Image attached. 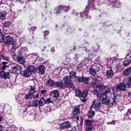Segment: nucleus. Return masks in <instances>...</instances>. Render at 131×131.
<instances>
[{
    "label": "nucleus",
    "instance_id": "69168bd1",
    "mask_svg": "<svg viewBox=\"0 0 131 131\" xmlns=\"http://www.w3.org/2000/svg\"><path fill=\"white\" fill-rule=\"evenodd\" d=\"M59 10H58L56 12V14H59L60 13V12L59 11Z\"/></svg>",
    "mask_w": 131,
    "mask_h": 131
},
{
    "label": "nucleus",
    "instance_id": "1a4fd4ad",
    "mask_svg": "<svg viewBox=\"0 0 131 131\" xmlns=\"http://www.w3.org/2000/svg\"><path fill=\"white\" fill-rule=\"evenodd\" d=\"M53 101H52V100H51V99L50 98H48L46 100H45L44 98H41L40 99L39 101L40 105L41 106L43 105L45 103H53Z\"/></svg>",
    "mask_w": 131,
    "mask_h": 131
},
{
    "label": "nucleus",
    "instance_id": "7c9ffc66",
    "mask_svg": "<svg viewBox=\"0 0 131 131\" xmlns=\"http://www.w3.org/2000/svg\"><path fill=\"white\" fill-rule=\"evenodd\" d=\"M75 80L78 82H82L83 81V77H81L80 76H78L75 77Z\"/></svg>",
    "mask_w": 131,
    "mask_h": 131
},
{
    "label": "nucleus",
    "instance_id": "8fccbe9b",
    "mask_svg": "<svg viewBox=\"0 0 131 131\" xmlns=\"http://www.w3.org/2000/svg\"><path fill=\"white\" fill-rule=\"evenodd\" d=\"M64 7V5H59L57 7V9L58 10H63Z\"/></svg>",
    "mask_w": 131,
    "mask_h": 131
},
{
    "label": "nucleus",
    "instance_id": "6e6552de",
    "mask_svg": "<svg viewBox=\"0 0 131 131\" xmlns=\"http://www.w3.org/2000/svg\"><path fill=\"white\" fill-rule=\"evenodd\" d=\"M60 128L61 129H66L71 127V124L69 122H65L59 124Z\"/></svg>",
    "mask_w": 131,
    "mask_h": 131
},
{
    "label": "nucleus",
    "instance_id": "864d4df0",
    "mask_svg": "<svg viewBox=\"0 0 131 131\" xmlns=\"http://www.w3.org/2000/svg\"><path fill=\"white\" fill-rule=\"evenodd\" d=\"M28 106H34V102L31 101L30 102Z\"/></svg>",
    "mask_w": 131,
    "mask_h": 131
},
{
    "label": "nucleus",
    "instance_id": "7ed1b4c3",
    "mask_svg": "<svg viewBox=\"0 0 131 131\" xmlns=\"http://www.w3.org/2000/svg\"><path fill=\"white\" fill-rule=\"evenodd\" d=\"M11 66L12 69L9 70V72L10 73H15L18 71H20L22 69L20 66L16 64H12Z\"/></svg>",
    "mask_w": 131,
    "mask_h": 131
},
{
    "label": "nucleus",
    "instance_id": "5701e85b",
    "mask_svg": "<svg viewBox=\"0 0 131 131\" xmlns=\"http://www.w3.org/2000/svg\"><path fill=\"white\" fill-rule=\"evenodd\" d=\"M131 73V67L125 70L123 72V75H127Z\"/></svg>",
    "mask_w": 131,
    "mask_h": 131
},
{
    "label": "nucleus",
    "instance_id": "338daca9",
    "mask_svg": "<svg viewBox=\"0 0 131 131\" xmlns=\"http://www.w3.org/2000/svg\"><path fill=\"white\" fill-rule=\"evenodd\" d=\"M115 121H112V123H111L110 124H115Z\"/></svg>",
    "mask_w": 131,
    "mask_h": 131
},
{
    "label": "nucleus",
    "instance_id": "13d9d810",
    "mask_svg": "<svg viewBox=\"0 0 131 131\" xmlns=\"http://www.w3.org/2000/svg\"><path fill=\"white\" fill-rule=\"evenodd\" d=\"M31 57L33 59H35L36 58V56L35 54H32Z\"/></svg>",
    "mask_w": 131,
    "mask_h": 131
},
{
    "label": "nucleus",
    "instance_id": "a19ab883",
    "mask_svg": "<svg viewBox=\"0 0 131 131\" xmlns=\"http://www.w3.org/2000/svg\"><path fill=\"white\" fill-rule=\"evenodd\" d=\"M125 83H126L127 85H129V87L130 85H131V78H128L127 79L126 82H125Z\"/></svg>",
    "mask_w": 131,
    "mask_h": 131
},
{
    "label": "nucleus",
    "instance_id": "9d476101",
    "mask_svg": "<svg viewBox=\"0 0 131 131\" xmlns=\"http://www.w3.org/2000/svg\"><path fill=\"white\" fill-rule=\"evenodd\" d=\"M14 41L12 38L10 36H8L6 37L5 41V45H11L13 44Z\"/></svg>",
    "mask_w": 131,
    "mask_h": 131
},
{
    "label": "nucleus",
    "instance_id": "dca6fc26",
    "mask_svg": "<svg viewBox=\"0 0 131 131\" xmlns=\"http://www.w3.org/2000/svg\"><path fill=\"white\" fill-rule=\"evenodd\" d=\"M117 102L116 101L113 99V101L111 102H110L109 101L108 104L106 105H108L110 107L113 108L116 106Z\"/></svg>",
    "mask_w": 131,
    "mask_h": 131
},
{
    "label": "nucleus",
    "instance_id": "393cba45",
    "mask_svg": "<svg viewBox=\"0 0 131 131\" xmlns=\"http://www.w3.org/2000/svg\"><path fill=\"white\" fill-rule=\"evenodd\" d=\"M113 75V74L112 70L110 69V70H108L106 72V75L108 78H111Z\"/></svg>",
    "mask_w": 131,
    "mask_h": 131
},
{
    "label": "nucleus",
    "instance_id": "e433bc0d",
    "mask_svg": "<svg viewBox=\"0 0 131 131\" xmlns=\"http://www.w3.org/2000/svg\"><path fill=\"white\" fill-rule=\"evenodd\" d=\"M92 124V122L91 121L88 120L85 121V125L86 126H91Z\"/></svg>",
    "mask_w": 131,
    "mask_h": 131
},
{
    "label": "nucleus",
    "instance_id": "39448f33",
    "mask_svg": "<svg viewBox=\"0 0 131 131\" xmlns=\"http://www.w3.org/2000/svg\"><path fill=\"white\" fill-rule=\"evenodd\" d=\"M63 80L65 82L64 85L65 86L69 87H73V85L72 83V80H71L70 77L69 76H65L63 78Z\"/></svg>",
    "mask_w": 131,
    "mask_h": 131
},
{
    "label": "nucleus",
    "instance_id": "ea45409f",
    "mask_svg": "<svg viewBox=\"0 0 131 131\" xmlns=\"http://www.w3.org/2000/svg\"><path fill=\"white\" fill-rule=\"evenodd\" d=\"M70 9V7L69 6H67L66 5H64L63 8V11L65 12H67Z\"/></svg>",
    "mask_w": 131,
    "mask_h": 131
},
{
    "label": "nucleus",
    "instance_id": "f704fd0d",
    "mask_svg": "<svg viewBox=\"0 0 131 131\" xmlns=\"http://www.w3.org/2000/svg\"><path fill=\"white\" fill-rule=\"evenodd\" d=\"M75 92L76 96L81 97V91L80 90H76L75 91Z\"/></svg>",
    "mask_w": 131,
    "mask_h": 131
},
{
    "label": "nucleus",
    "instance_id": "c85d7f7f",
    "mask_svg": "<svg viewBox=\"0 0 131 131\" xmlns=\"http://www.w3.org/2000/svg\"><path fill=\"white\" fill-rule=\"evenodd\" d=\"M31 88L30 89L29 93L30 94V95H34V94L35 93V88L34 86L30 87Z\"/></svg>",
    "mask_w": 131,
    "mask_h": 131
},
{
    "label": "nucleus",
    "instance_id": "bb28decb",
    "mask_svg": "<svg viewBox=\"0 0 131 131\" xmlns=\"http://www.w3.org/2000/svg\"><path fill=\"white\" fill-rule=\"evenodd\" d=\"M17 61L19 63L23 64L25 62V58L24 57H20L18 58Z\"/></svg>",
    "mask_w": 131,
    "mask_h": 131
},
{
    "label": "nucleus",
    "instance_id": "a18cd8bd",
    "mask_svg": "<svg viewBox=\"0 0 131 131\" xmlns=\"http://www.w3.org/2000/svg\"><path fill=\"white\" fill-rule=\"evenodd\" d=\"M4 60L6 61H8V58L5 57L3 55L0 56V60Z\"/></svg>",
    "mask_w": 131,
    "mask_h": 131
},
{
    "label": "nucleus",
    "instance_id": "a211bd4d",
    "mask_svg": "<svg viewBox=\"0 0 131 131\" xmlns=\"http://www.w3.org/2000/svg\"><path fill=\"white\" fill-rule=\"evenodd\" d=\"M112 4H114L113 5V6L118 8L121 6V3L120 2H118L117 0H113L112 2Z\"/></svg>",
    "mask_w": 131,
    "mask_h": 131
},
{
    "label": "nucleus",
    "instance_id": "f8f14e48",
    "mask_svg": "<svg viewBox=\"0 0 131 131\" xmlns=\"http://www.w3.org/2000/svg\"><path fill=\"white\" fill-rule=\"evenodd\" d=\"M38 73L41 74H43L45 73V66L43 65H41L38 66Z\"/></svg>",
    "mask_w": 131,
    "mask_h": 131
},
{
    "label": "nucleus",
    "instance_id": "de8ad7c7",
    "mask_svg": "<svg viewBox=\"0 0 131 131\" xmlns=\"http://www.w3.org/2000/svg\"><path fill=\"white\" fill-rule=\"evenodd\" d=\"M36 27L35 26H34L33 27H31L29 29V28H28V29L29 30H30L29 31L30 32H31V30H32V32L34 31L35 29H36Z\"/></svg>",
    "mask_w": 131,
    "mask_h": 131
},
{
    "label": "nucleus",
    "instance_id": "ddd939ff",
    "mask_svg": "<svg viewBox=\"0 0 131 131\" xmlns=\"http://www.w3.org/2000/svg\"><path fill=\"white\" fill-rule=\"evenodd\" d=\"M9 73H10L9 72H5L4 71H3L0 72V76L2 78L4 79H7L9 78Z\"/></svg>",
    "mask_w": 131,
    "mask_h": 131
},
{
    "label": "nucleus",
    "instance_id": "9b49d317",
    "mask_svg": "<svg viewBox=\"0 0 131 131\" xmlns=\"http://www.w3.org/2000/svg\"><path fill=\"white\" fill-rule=\"evenodd\" d=\"M22 75H24V76L25 77H30L31 75V72L28 70H25L24 71H21L20 73Z\"/></svg>",
    "mask_w": 131,
    "mask_h": 131
},
{
    "label": "nucleus",
    "instance_id": "c03bdc74",
    "mask_svg": "<svg viewBox=\"0 0 131 131\" xmlns=\"http://www.w3.org/2000/svg\"><path fill=\"white\" fill-rule=\"evenodd\" d=\"M49 33V31L48 30L45 31L44 32V37H46L48 35ZM44 38L45 39H47V41H48V40L47 37H45Z\"/></svg>",
    "mask_w": 131,
    "mask_h": 131
},
{
    "label": "nucleus",
    "instance_id": "a878e982",
    "mask_svg": "<svg viewBox=\"0 0 131 131\" xmlns=\"http://www.w3.org/2000/svg\"><path fill=\"white\" fill-rule=\"evenodd\" d=\"M91 111H90L89 113L88 114V116L89 118H91L94 116L95 112L93 111L94 110H91Z\"/></svg>",
    "mask_w": 131,
    "mask_h": 131
},
{
    "label": "nucleus",
    "instance_id": "774afa93",
    "mask_svg": "<svg viewBox=\"0 0 131 131\" xmlns=\"http://www.w3.org/2000/svg\"><path fill=\"white\" fill-rule=\"evenodd\" d=\"M39 96V95L38 94H37L35 96V97L36 98H37Z\"/></svg>",
    "mask_w": 131,
    "mask_h": 131
},
{
    "label": "nucleus",
    "instance_id": "2f4dec72",
    "mask_svg": "<svg viewBox=\"0 0 131 131\" xmlns=\"http://www.w3.org/2000/svg\"><path fill=\"white\" fill-rule=\"evenodd\" d=\"M54 83L53 81L51 79L48 80L46 83V85L49 86H52L54 84Z\"/></svg>",
    "mask_w": 131,
    "mask_h": 131
},
{
    "label": "nucleus",
    "instance_id": "49530a36",
    "mask_svg": "<svg viewBox=\"0 0 131 131\" xmlns=\"http://www.w3.org/2000/svg\"><path fill=\"white\" fill-rule=\"evenodd\" d=\"M92 93L96 95L97 97H98L99 94V92L96 90H95L92 91Z\"/></svg>",
    "mask_w": 131,
    "mask_h": 131
},
{
    "label": "nucleus",
    "instance_id": "b1692460",
    "mask_svg": "<svg viewBox=\"0 0 131 131\" xmlns=\"http://www.w3.org/2000/svg\"><path fill=\"white\" fill-rule=\"evenodd\" d=\"M96 69H94L92 68L90 69L89 71V73L93 76H95L96 74Z\"/></svg>",
    "mask_w": 131,
    "mask_h": 131
},
{
    "label": "nucleus",
    "instance_id": "09e8293b",
    "mask_svg": "<svg viewBox=\"0 0 131 131\" xmlns=\"http://www.w3.org/2000/svg\"><path fill=\"white\" fill-rule=\"evenodd\" d=\"M5 42L4 37L2 36L0 37V42Z\"/></svg>",
    "mask_w": 131,
    "mask_h": 131
},
{
    "label": "nucleus",
    "instance_id": "412c9836",
    "mask_svg": "<svg viewBox=\"0 0 131 131\" xmlns=\"http://www.w3.org/2000/svg\"><path fill=\"white\" fill-rule=\"evenodd\" d=\"M80 15L81 17H84L85 18L90 19L91 17V16H88V13L85 11L81 13Z\"/></svg>",
    "mask_w": 131,
    "mask_h": 131
},
{
    "label": "nucleus",
    "instance_id": "6ab92c4d",
    "mask_svg": "<svg viewBox=\"0 0 131 131\" xmlns=\"http://www.w3.org/2000/svg\"><path fill=\"white\" fill-rule=\"evenodd\" d=\"M28 70L31 72H35L36 71V68L33 66L31 65H29L28 67Z\"/></svg>",
    "mask_w": 131,
    "mask_h": 131
},
{
    "label": "nucleus",
    "instance_id": "bf43d9fd",
    "mask_svg": "<svg viewBox=\"0 0 131 131\" xmlns=\"http://www.w3.org/2000/svg\"><path fill=\"white\" fill-rule=\"evenodd\" d=\"M6 68V66L5 65H4L2 67V69L3 70H4Z\"/></svg>",
    "mask_w": 131,
    "mask_h": 131
},
{
    "label": "nucleus",
    "instance_id": "f03ea898",
    "mask_svg": "<svg viewBox=\"0 0 131 131\" xmlns=\"http://www.w3.org/2000/svg\"><path fill=\"white\" fill-rule=\"evenodd\" d=\"M59 94L58 90H55L51 92L50 94V99L52 100L53 102L56 101L58 100V97L59 96Z\"/></svg>",
    "mask_w": 131,
    "mask_h": 131
},
{
    "label": "nucleus",
    "instance_id": "0eeeda50",
    "mask_svg": "<svg viewBox=\"0 0 131 131\" xmlns=\"http://www.w3.org/2000/svg\"><path fill=\"white\" fill-rule=\"evenodd\" d=\"M113 91V95L114 97L113 98V99L115 101H116L117 102H118L119 100H120L121 97L120 95L121 93H118L117 92L116 90L115 92V90L114 91V90L112 89Z\"/></svg>",
    "mask_w": 131,
    "mask_h": 131
},
{
    "label": "nucleus",
    "instance_id": "603ef678",
    "mask_svg": "<svg viewBox=\"0 0 131 131\" xmlns=\"http://www.w3.org/2000/svg\"><path fill=\"white\" fill-rule=\"evenodd\" d=\"M12 57L15 60H17L18 58V57L15 55H13L12 56Z\"/></svg>",
    "mask_w": 131,
    "mask_h": 131
},
{
    "label": "nucleus",
    "instance_id": "6e6d98bb",
    "mask_svg": "<svg viewBox=\"0 0 131 131\" xmlns=\"http://www.w3.org/2000/svg\"><path fill=\"white\" fill-rule=\"evenodd\" d=\"M46 92V91L45 90H41L40 93H41L43 94Z\"/></svg>",
    "mask_w": 131,
    "mask_h": 131
},
{
    "label": "nucleus",
    "instance_id": "4c0bfd02",
    "mask_svg": "<svg viewBox=\"0 0 131 131\" xmlns=\"http://www.w3.org/2000/svg\"><path fill=\"white\" fill-rule=\"evenodd\" d=\"M90 80V78L89 77H83V81L82 82L87 84L89 83V81Z\"/></svg>",
    "mask_w": 131,
    "mask_h": 131
},
{
    "label": "nucleus",
    "instance_id": "79ce46f5",
    "mask_svg": "<svg viewBox=\"0 0 131 131\" xmlns=\"http://www.w3.org/2000/svg\"><path fill=\"white\" fill-rule=\"evenodd\" d=\"M130 61L129 60H126L123 62V64L125 66H127L130 63Z\"/></svg>",
    "mask_w": 131,
    "mask_h": 131
},
{
    "label": "nucleus",
    "instance_id": "cd10ccee",
    "mask_svg": "<svg viewBox=\"0 0 131 131\" xmlns=\"http://www.w3.org/2000/svg\"><path fill=\"white\" fill-rule=\"evenodd\" d=\"M111 91V90L110 88L106 86L105 88L104 89L103 92H104L103 93H105V94H107L110 93Z\"/></svg>",
    "mask_w": 131,
    "mask_h": 131
},
{
    "label": "nucleus",
    "instance_id": "4d7b16f0",
    "mask_svg": "<svg viewBox=\"0 0 131 131\" xmlns=\"http://www.w3.org/2000/svg\"><path fill=\"white\" fill-rule=\"evenodd\" d=\"M51 51L52 53L54 52L55 51V50L54 47H52L51 48Z\"/></svg>",
    "mask_w": 131,
    "mask_h": 131
},
{
    "label": "nucleus",
    "instance_id": "4468645a",
    "mask_svg": "<svg viewBox=\"0 0 131 131\" xmlns=\"http://www.w3.org/2000/svg\"><path fill=\"white\" fill-rule=\"evenodd\" d=\"M95 1V0H89V3L88 5H87L86 8H88L91 6V7L93 9H97L95 7V5L93 4L94 3Z\"/></svg>",
    "mask_w": 131,
    "mask_h": 131
},
{
    "label": "nucleus",
    "instance_id": "f3484780",
    "mask_svg": "<svg viewBox=\"0 0 131 131\" xmlns=\"http://www.w3.org/2000/svg\"><path fill=\"white\" fill-rule=\"evenodd\" d=\"M80 105L75 106L73 108V114L74 115L78 114L80 111Z\"/></svg>",
    "mask_w": 131,
    "mask_h": 131
},
{
    "label": "nucleus",
    "instance_id": "72a5a7b5",
    "mask_svg": "<svg viewBox=\"0 0 131 131\" xmlns=\"http://www.w3.org/2000/svg\"><path fill=\"white\" fill-rule=\"evenodd\" d=\"M12 23L10 21H6L4 24V26L5 27H7L9 26H11Z\"/></svg>",
    "mask_w": 131,
    "mask_h": 131
},
{
    "label": "nucleus",
    "instance_id": "423d86ee",
    "mask_svg": "<svg viewBox=\"0 0 131 131\" xmlns=\"http://www.w3.org/2000/svg\"><path fill=\"white\" fill-rule=\"evenodd\" d=\"M100 100L102 101V103L104 104H107L109 103V101L106 100L107 98V94L105 93L101 94L99 97Z\"/></svg>",
    "mask_w": 131,
    "mask_h": 131
},
{
    "label": "nucleus",
    "instance_id": "58836bf2",
    "mask_svg": "<svg viewBox=\"0 0 131 131\" xmlns=\"http://www.w3.org/2000/svg\"><path fill=\"white\" fill-rule=\"evenodd\" d=\"M70 76H69L70 78H73L74 77H75V75L76 74V73L74 72H73L72 71L71 72H70Z\"/></svg>",
    "mask_w": 131,
    "mask_h": 131
},
{
    "label": "nucleus",
    "instance_id": "f257e3e1",
    "mask_svg": "<svg viewBox=\"0 0 131 131\" xmlns=\"http://www.w3.org/2000/svg\"><path fill=\"white\" fill-rule=\"evenodd\" d=\"M126 83H121L117 85H115L112 88V89L114 90V91L116 90L118 93H121V91H125L126 90V88H129V85H127Z\"/></svg>",
    "mask_w": 131,
    "mask_h": 131
},
{
    "label": "nucleus",
    "instance_id": "473e14b6",
    "mask_svg": "<svg viewBox=\"0 0 131 131\" xmlns=\"http://www.w3.org/2000/svg\"><path fill=\"white\" fill-rule=\"evenodd\" d=\"M88 91L87 90H84L82 93H81V97L85 98L88 95Z\"/></svg>",
    "mask_w": 131,
    "mask_h": 131
},
{
    "label": "nucleus",
    "instance_id": "052dcab7",
    "mask_svg": "<svg viewBox=\"0 0 131 131\" xmlns=\"http://www.w3.org/2000/svg\"><path fill=\"white\" fill-rule=\"evenodd\" d=\"M3 126H2L0 124V131H2V128H3Z\"/></svg>",
    "mask_w": 131,
    "mask_h": 131
},
{
    "label": "nucleus",
    "instance_id": "c9c22d12",
    "mask_svg": "<svg viewBox=\"0 0 131 131\" xmlns=\"http://www.w3.org/2000/svg\"><path fill=\"white\" fill-rule=\"evenodd\" d=\"M11 45H13V48L14 49H16L18 47L17 42L15 41H14L13 43Z\"/></svg>",
    "mask_w": 131,
    "mask_h": 131
},
{
    "label": "nucleus",
    "instance_id": "3c124183",
    "mask_svg": "<svg viewBox=\"0 0 131 131\" xmlns=\"http://www.w3.org/2000/svg\"><path fill=\"white\" fill-rule=\"evenodd\" d=\"M86 130V131H92V130L93 129V127L92 126H91L88 128Z\"/></svg>",
    "mask_w": 131,
    "mask_h": 131
},
{
    "label": "nucleus",
    "instance_id": "aec40b11",
    "mask_svg": "<svg viewBox=\"0 0 131 131\" xmlns=\"http://www.w3.org/2000/svg\"><path fill=\"white\" fill-rule=\"evenodd\" d=\"M106 86H105L103 83H100L98 85H97L96 86V88H98L100 91H102L103 92L104 89L105 88Z\"/></svg>",
    "mask_w": 131,
    "mask_h": 131
},
{
    "label": "nucleus",
    "instance_id": "5fc2aeb1",
    "mask_svg": "<svg viewBox=\"0 0 131 131\" xmlns=\"http://www.w3.org/2000/svg\"><path fill=\"white\" fill-rule=\"evenodd\" d=\"M127 114H128V115H131V108L128 110Z\"/></svg>",
    "mask_w": 131,
    "mask_h": 131
},
{
    "label": "nucleus",
    "instance_id": "2eb2a0df",
    "mask_svg": "<svg viewBox=\"0 0 131 131\" xmlns=\"http://www.w3.org/2000/svg\"><path fill=\"white\" fill-rule=\"evenodd\" d=\"M54 84L60 88H64L66 87L64 84L61 82H57L54 83Z\"/></svg>",
    "mask_w": 131,
    "mask_h": 131
},
{
    "label": "nucleus",
    "instance_id": "c756f323",
    "mask_svg": "<svg viewBox=\"0 0 131 131\" xmlns=\"http://www.w3.org/2000/svg\"><path fill=\"white\" fill-rule=\"evenodd\" d=\"M34 97V95H30V94L29 93L28 94H26L25 96V99L28 100L30 99H31L33 97Z\"/></svg>",
    "mask_w": 131,
    "mask_h": 131
},
{
    "label": "nucleus",
    "instance_id": "0e129e2a",
    "mask_svg": "<svg viewBox=\"0 0 131 131\" xmlns=\"http://www.w3.org/2000/svg\"><path fill=\"white\" fill-rule=\"evenodd\" d=\"M85 48V51L86 52H89L90 51V50H89L86 49V48Z\"/></svg>",
    "mask_w": 131,
    "mask_h": 131
},
{
    "label": "nucleus",
    "instance_id": "e2e57ef3",
    "mask_svg": "<svg viewBox=\"0 0 131 131\" xmlns=\"http://www.w3.org/2000/svg\"><path fill=\"white\" fill-rule=\"evenodd\" d=\"M74 12H73V13H72V14H74V13H75V15H78V13H77V12H75V10H74Z\"/></svg>",
    "mask_w": 131,
    "mask_h": 131
},
{
    "label": "nucleus",
    "instance_id": "20e7f679",
    "mask_svg": "<svg viewBox=\"0 0 131 131\" xmlns=\"http://www.w3.org/2000/svg\"><path fill=\"white\" fill-rule=\"evenodd\" d=\"M101 103L99 101L95 100H94L93 104L91 107V110H94L98 111L101 108Z\"/></svg>",
    "mask_w": 131,
    "mask_h": 131
},
{
    "label": "nucleus",
    "instance_id": "680f3d73",
    "mask_svg": "<svg viewBox=\"0 0 131 131\" xmlns=\"http://www.w3.org/2000/svg\"><path fill=\"white\" fill-rule=\"evenodd\" d=\"M7 62L6 61H2V63L4 65L7 64Z\"/></svg>",
    "mask_w": 131,
    "mask_h": 131
},
{
    "label": "nucleus",
    "instance_id": "4be33fe9",
    "mask_svg": "<svg viewBox=\"0 0 131 131\" xmlns=\"http://www.w3.org/2000/svg\"><path fill=\"white\" fill-rule=\"evenodd\" d=\"M7 15V13L5 12H0V19L2 20L4 19Z\"/></svg>",
    "mask_w": 131,
    "mask_h": 131
},
{
    "label": "nucleus",
    "instance_id": "37998d69",
    "mask_svg": "<svg viewBox=\"0 0 131 131\" xmlns=\"http://www.w3.org/2000/svg\"><path fill=\"white\" fill-rule=\"evenodd\" d=\"M34 106H38L40 105L39 101L36 100L35 102H34Z\"/></svg>",
    "mask_w": 131,
    "mask_h": 131
}]
</instances>
